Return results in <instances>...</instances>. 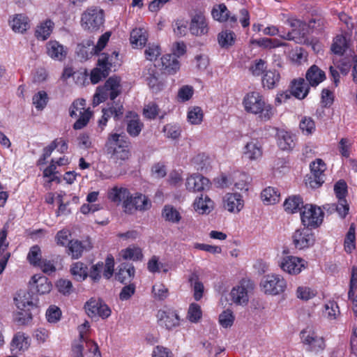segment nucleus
Segmentation results:
<instances>
[{
  "label": "nucleus",
  "instance_id": "obj_21",
  "mask_svg": "<svg viewBox=\"0 0 357 357\" xmlns=\"http://www.w3.org/2000/svg\"><path fill=\"white\" fill-rule=\"evenodd\" d=\"M29 17L24 13H15L10 15L8 24L10 29L18 34L25 33L31 26Z\"/></svg>",
  "mask_w": 357,
  "mask_h": 357
},
{
  "label": "nucleus",
  "instance_id": "obj_57",
  "mask_svg": "<svg viewBox=\"0 0 357 357\" xmlns=\"http://www.w3.org/2000/svg\"><path fill=\"white\" fill-rule=\"evenodd\" d=\"M202 317V310L201 306L195 303L190 304L188 313L187 319L191 323H198L200 321Z\"/></svg>",
  "mask_w": 357,
  "mask_h": 357
},
{
  "label": "nucleus",
  "instance_id": "obj_11",
  "mask_svg": "<svg viewBox=\"0 0 357 357\" xmlns=\"http://www.w3.org/2000/svg\"><path fill=\"white\" fill-rule=\"evenodd\" d=\"M86 314L91 319H107L112 314L111 307L101 298L92 297L84 305Z\"/></svg>",
  "mask_w": 357,
  "mask_h": 357
},
{
  "label": "nucleus",
  "instance_id": "obj_33",
  "mask_svg": "<svg viewBox=\"0 0 357 357\" xmlns=\"http://www.w3.org/2000/svg\"><path fill=\"white\" fill-rule=\"evenodd\" d=\"M54 29V23L50 19H45L40 22L36 26L35 37L41 41H45L50 38Z\"/></svg>",
  "mask_w": 357,
  "mask_h": 357
},
{
  "label": "nucleus",
  "instance_id": "obj_39",
  "mask_svg": "<svg viewBox=\"0 0 357 357\" xmlns=\"http://www.w3.org/2000/svg\"><path fill=\"white\" fill-rule=\"evenodd\" d=\"M232 185L237 190L248 191L252 178L248 174L242 172L231 173Z\"/></svg>",
  "mask_w": 357,
  "mask_h": 357
},
{
  "label": "nucleus",
  "instance_id": "obj_64",
  "mask_svg": "<svg viewBox=\"0 0 357 357\" xmlns=\"http://www.w3.org/2000/svg\"><path fill=\"white\" fill-rule=\"evenodd\" d=\"M48 96L45 91H39L32 98V103L38 111H42L47 105Z\"/></svg>",
  "mask_w": 357,
  "mask_h": 357
},
{
  "label": "nucleus",
  "instance_id": "obj_40",
  "mask_svg": "<svg viewBox=\"0 0 357 357\" xmlns=\"http://www.w3.org/2000/svg\"><path fill=\"white\" fill-rule=\"evenodd\" d=\"M98 191H92L89 192L86 198L87 203L81 206L80 212L82 214L86 215L90 213H95L99 211L101 208L100 205L96 203L98 199Z\"/></svg>",
  "mask_w": 357,
  "mask_h": 357
},
{
  "label": "nucleus",
  "instance_id": "obj_24",
  "mask_svg": "<svg viewBox=\"0 0 357 357\" xmlns=\"http://www.w3.org/2000/svg\"><path fill=\"white\" fill-rule=\"evenodd\" d=\"M210 181L199 174H192L186 178L185 188L191 192H202L210 188Z\"/></svg>",
  "mask_w": 357,
  "mask_h": 357
},
{
  "label": "nucleus",
  "instance_id": "obj_17",
  "mask_svg": "<svg viewBox=\"0 0 357 357\" xmlns=\"http://www.w3.org/2000/svg\"><path fill=\"white\" fill-rule=\"evenodd\" d=\"M222 204L225 211L232 214H238L244 208L245 201L241 194L228 192L223 195Z\"/></svg>",
  "mask_w": 357,
  "mask_h": 357
},
{
  "label": "nucleus",
  "instance_id": "obj_27",
  "mask_svg": "<svg viewBox=\"0 0 357 357\" xmlns=\"http://www.w3.org/2000/svg\"><path fill=\"white\" fill-rule=\"evenodd\" d=\"M143 77L153 93H158L165 87V83L160 80L157 76L155 66L146 69L143 72Z\"/></svg>",
  "mask_w": 357,
  "mask_h": 357
},
{
  "label": "nucleus",
  "instance_id": "obj_37",
  "mask_svg": "<svg viewBox=\"0 0 357 357\" xmlns=\"http://www.w3.org/2000/svg\"><path fill=\"white\" fill-rule=\"evenodd\" d=\"M303 199L300 195H293L287 197L283 203L284 211L288 214L301 212L303 209Z\"/></svg>",
  "mask_w": 357,
  "mask_h": 357
},
{
  "label": "nucleus",
  "instance_id": "obj_45",
  "mask_svg": "<svg viewBox=\"0 0 357 357\" xmlns=\"http://www.w3.org/2000/svg\"><path fill=\"white\" fill-rule=\"evenodd\" d=\"M162 68L169 75L175 74L180 69V63L172 54H167L161 57Z\"/></svg>",
  "mask_w": 357,
  "mask_h": 357
},
{
  "label": "nucleus",
  "instance_id": "obj_41",
  "mask_svg": "<svg viewBox=\"0 0 357 357\" xmlns=\"http://www.w3.org/2000/svg\"><path fill=\"white\" fill-rule=\"evenodd\" d=\"M92 248V243L89 239L83 241L78 240H72L68 245V250L73 259L79 258L84 250H89Z\"/></svg>",
  "mask_w": 357,
  "mask_h": 357
},
{
  "label": "nucleus",
  "instance_id": "obj_34",
  "mask_svg": "<svg viewBox=\"0 0 357 357\" xmlns=\"http://www.w3.org/2000/svg\"><path fill=\"white\" fill-rule=\"evenodd\" d=\"M326 73L316 65L310 66L305 73V79L312 87H316L326 79Z\"/></svg>",
  "mask_w": 357,
  "mask_h": 357
},
{
  "label": "nucleus",
  "instance_id": "obj_47",
  "mask_svg": "<svg viewBox=\"0 0 357 357\" xmlns=\"http://www.w3.org/2000/svg\"><path fill=\"white\" fill-rule=\"evenodd\" d=\"M236 40V36L235 33L231 30H222L218 35V44L224 49H228L232 47L235 44Z\"/></svg>",
  "mask_w": 357,
  "mask_h": 357
},
{
  "label": "nucleus",
  "instance_id": "obj_2",
  "mask_svg": "<svg viewBox=\"0 0 357 357\" xmlns=\"http://www.w3.org/2000/svg\"><path fill=\"white\" fill-rule=\"evenodd\" d=\"M287 23L292 28V30L287 32V34H281V37L285 40H294L297 43H307L306 35L312 30L319 29L322 24L320 20H312L307 24L292 17L288 19Z\"/></svg>",
  "mask_w": 357,
  "mask_h": 357
},
{
  "label": "nucleus",
  "instance_id": "obj_22",
  "mask_svg": "<svg viewBox=\"0 0 357 357\" xmlns=\"http://www.w3.org/2000/svg\"><path fill=\"white\" fill-rule=\"evenodd\" d=\"M275 139L278 147L283 151H292L297 142L296 135L284 129L277 130Z\"/></svg>",
  "mask_w": 357,
  "mask_h": 357
},
{
  "label": "nucleus",
  "instance_id": "obj_38",
  "mask_svg": "<svg viewBox=\"0 0 357 357\" xmlns=\"http://www.w3.org/2000/svg\"><path fill=\"white\" fill-rule=\"evenodd\" d=\"M161 216L165 222L173 225L178 224L182 220V214L180 209L171 204L164 206L161 212Z\"/></svg>",
  "mask_w": 357,
  "mask_h": 357
},
{
  "label": "nucleus",
  "instance_id": "obj_9",
  "mask_svg": "<svg viewBox=\"0 0 357 357\" xmlns=\"http://www.w3.org/2000/svg\"><path fill=\"white\" fill-rule=\"evenodd\" d=\"M277 265L285 274L297 276L308 268V262L303 257L287 255L280 257Z\"/></svg>",
  "mask_w": 357,
  "mask_h": 357
},
{
  "label": "nucleus",
  "instance_id": "obj_43",
  "mask_svg": "<svg viewBox=\"0 0 357 357\" xmlns=\"http://www.w3.org/2000/svg\"><path fill=\"white\" fill-rule=\"evenodd\" d=\"M70 273L75 280L82 282L88 277L89 269L84 263L76 261L70 265Z\"/></svg>",
  "mask_w": 357,
  "mask_h": 357
},
{
  "label": "nucleus",
  "instance_id": "obj_3",
  "mask_svg": "<svg viewBox=\"0 0 357 357\" xmlns=\"http://www.w3.org/2000/svg\"><path fill=\"white\" fill-rule=\"evenodd\" d=\"M105 146L107 153L116 162L126 161L131 155L130 142L122 134L116 132L110 133Z\"/></svg>",
  "mask_w": 357,
  "mask_h": 357
},
{
  "label": "nucleus",
  "instance_id": "obj_20",
  "mask_svg": "<svg viewBox=\"0 0 357 357\" xmlns=\"http://www.w3.org/2000/svg\"><path fill=\"white\" fill-rule=\"evenodd\" d=\"M263 153L262 142L257 138L248 141L242 149V157L248 162L259 161L262 158Z\"/></svg>",
  "mask_w": 357,
  "mask_h": 357
},
{
  "label": "nucleus",
  "instance_id": "obj_18",
  "mask_svg": "<svg viewBox=\"0 0 357 357\" xmlns=\"http://www.w3.org/2000/svg\"><path fill=\"white\" fill-rule=\"evenodd\" d=\"M312 175L305 179V184L311 188H317L324 183V173L326 169L325 162L320 158L312 161L310 165Z\"/></svg>",
  "mask_w": 357,
  "mask_h": 357
},
{
  "label": "nucleus",
  "instance_id": "obj_16",
  "mask_svg": "<svg viewBox=\"0 0 357 357\" xmlns=\"http://www.w3.org/2000/svg\"><path fill=\"white\" fill-rule=\"evenodd\" d=\"M14 304L18 310H34L39 307L38 301L34 298L31 292L21 289L17 291L14 298Z\"/></svg>",
  "mask_w": 357,
  "mask_h": 357
},
{
  "label": "nucleus",
  "instance_id": "obj_54",
  "mask_svg": "<svg viewBox=\"0 0 357 357\" xmlns=\"http://www.w3.org/2000/svg\"><path fill=\"white\" fill-rule=\"evenodd\" d=\"M235 321V315L230 309L223 310L218 316V324L223 328H231Z\"/></svg>",
  "mask_w": 357,
  "mask_h": 357
},
{
  "label": "nucleus",
  "instance_id": "obj_44",
  "mask_svg": "<svg viewBox=\"0 0 357 357\" xmlns=\"http://www.w3.org/2000/svg\"><path fill=\"white\" fill-rule=\"evenodd\" d=\"M130 195V192L122 187H114L108 192V198L117 204L122 202L124 208L125 202L129 200Z\"/></svg>",
  "mask_w": 357,
  "mask_h": 357
},
{
  "label": "nucleus",
  "instance_id": "obj_23",
  "mask_svg": "<svg viewBox=\"0 0 357 357\" xmlns=\"http://www.w3.org/2000/svg\"><path fill=\"white\" fill-rule=\"evenodd\" d=\"M192 207L198 215H208L214 210L215 202L208 195L200 194L193 200Z\"/></svg>",
  "mask_w": 357,
  "mask_h": 357
},
{
  "label": "nucleus",
  "instance_id": "obj_35",
  "mask_svg": "<svg viewBox=\"0 0 357 357\" xmlns=\"http://www.w3.org/2000/svg\"><path fill=\"white\" fill-rule=\"evenodd\" d=\"M204 112L202 107L190 105L186 111V121L190 126H200L204 120Z\"/></svg>",
  "mask_w": 357,
  "mask_h": 357
},
{
  "label": "nucleus",
  "instance_id": "obj_31",
  "mask_svg": "<svg viewBox=\"0 0 357 357\" xmlns=\"http://www.w3.org/2000/svg\"><path fill=\"white\" fill-rule=\"evenodd\" d=\"M310 89V85L303 78L294 79L290 85L291 94L298 100L305 99Z\"/></svg>",
  "mask_w": 357,
  "mask_h": 357
},
{
  "label": "nucleus",
  "instance_id": "obj_53",
  "mask_svg": "<svg viewBox=\"0 0 357 357\" xmlns=\"http://www.w3.org/2000/svg\"><path fill=\"white\" fill-rule=\"evenodd\" d=\"M252 44L266 49H273L285 45V43L278 38H262L259 40H252Z\"/></svg>",
  "mask_w": 357,
  "mask_h": 357
},
{
  "label": "nucleus",
  "instance_id": "obj_49",
  "mask_svg": "<svg viewBox=\"0 0 357 357\" xmlns=\"http://www.w3.org/2000/svg\"><path fill=\"white\" fill-rule=\"evenodd\" d=\"M147 268L151 273H167L171 269V266L168 263L160 261L158 257L153 256L147 263Z\"/></svg>",
  "mask_w": 357,
  "mask_h": 357
},
{
  "label": "nucleus",
  "instance_id": "obj_12",
  "mask_svg": "<svg viewBox=\"0 0 357 357\" xmlns=\"http://www.w3.org/2000/svg\"><path fill=\"white\" fill-rule=\"evenodd\" d=\"M300 337L306 349L311 352L319 353L326 348L324 338L318 335L311 326L303 329L300 333Z\"/></svg>",
  "mask_w": 357,
  "mask_h": 357
},
{
  "label": "nucleus",
  "instance_id": "obj_15",
  "mask_svg": "<svg viewBox=\"0 0 357 357\" xmlns=\"http://www.w3.org/2000/svg\"><path fill=\"white\" fill-rule=\"evenodd\" d=\"M252 289V284L249 280L243 279L234 286L229 294L231 302L238 305H245L248 302V291Z\"/></svg>",
  "mask_w": 357,
  "mask_h": 357
},
{
  "label": "nucleus",
  "instance_id": "obj_51",
  "mask_svg": "<svg viewBox=\"0 0 357 357\" xmlns=\"http://www.w3.org/2000/svg\"><path fill=\"white\" fill-rule=\"evenodd\" d=\"M189 282L193 288V296L195 301H199L204 295V287L202 282L199 281L198 276L195 273H192L189 277Z\"/></svg>",
  "mask_w": 357,
  "mask_h": 357
},
{
  "label": "nucleus",
  "instance_id": "obj_36",
  "mask_svg": "<svg viewBox=\"0 0 357 357\" xmlns=\"http://www.w3.org/2000/svg\"><path fill=\"white\" fill-rule=\"evenodd\" d=\"M260 199L265 206L275 205L280 201V192L276 188L268 186L261 190Z\"/></svg>",
  "mask_w": 357,
  "mask_h": 357
},
{
  "label": "nucleus",
  "instance_id": "obj_55",
  "mask_svg": "<svg viewBox=\"0 0 357 357\" xmlns=\"http://www.w3.org/2000/svg\"><path fill=\"white\" fill-rule=\"evenodd\" d=\"M143 128V123L141 122L139 116L134 114L128 121L127 131L132 137L138 136Z\"/></svg>",
  "mask_w": 357,
  "mask_h": 357
},
{
  "label": "nucleus",
  "instance_id": "obj_7",
  "mask_svg": "<svg viewBox=\"0 0 357 357\" xmlns=\"http://www.w3.org/2000/svg\"><path fill=\"white\" fill-rule=\"evenodd\" d=\"M121 78L116 76L110 77L104 86L97 88L93 98V105L97 106L105 101L108 97L112 100L116 98L121 91Z\"/></svg>",
  "mask_w": 357,
  "mask_h": 357
},
{
  "label": "nucleus",
  "instance_id": "obj_6",
  "mask_svg": "<svg viewBox=\"0 0 357 357\" xmlns=\"http://www.w3.org/2000/svg\"><path fill=\"white\" fill-rule=\"evenodd\" d=\"M104 23L105 13L100 7H89L81 15L80 25L87 32L93 33L98 31Z\"/></svg>",
  "mask_w": 357,
  "mask_h": 357
},
{
  "label": "nucleus",
  "instance_id": "obj_56",
  "mask_svg": "<svg viewBox=\"0 0 357 357\" xmlns=\"http://www.w3.org/2000/svg\"><path fill=\"white\" fill-rule=\"evenodd\" d=\"M348 46V40L345 34L337 35L333 40L331 50L335 54H342Z\"/></svg>",
  "mask_w": 357,
  "mask_h": 357
},
{
  "label": "nucleus",
  "instance_id": "obj_52",
  "mask_svg": "<svg viewBox=\"0 0 357 357\" xmlns=\"http://www.w3.org/2000/svg\"><path fill=\"white\" fill-rule=\"evenodd\" d=\"M33 315L31 310H18L13 313V321L20 326H27L33 319Z\"/></svg>",
  "mask_w": 357,
  "mask_h": 357
},
{
  "label": "nucleus",
  "instance_id": "obj_58",
  "mask_svg": "<svg viewBox=\"0 0 357 357\" xmlns=\"http://www.w3.org/2000/svg\"><path fill=\"white\" fill-rule=\"evenodd\" d=\"M323 316L330 320L335 319L340 314L339 307L335 301H329L324 305Z\"/></svg>",
  "mask_w": 357,
  "mask_h": 357
},
{
  "label": "nucleus",
  "instance_id": "obj_13",
  "mask_svg": "<svg viewBox=\"0 0 357 357\" xmlns=\"http://www.w3.org/2000/svg\"><path fill=\"white\" fill-rule=\"evenodd\" d=\"M156 318L158 325L169 331L178 328L182 322L178 312L176 310L167 307L159 310Z\"/></svg>",
  "mask_w": 357,
  "mask_h": 357
},
{
  "label": "nucleus",
  "instance_id": "obj_4",
  "mask_svg": "<svg viewBox=\"0 0 357 357\" xmlns=\"http://www.w3.org/2000/svg\"><path fill=\"white\" fill-rule=\"evenodd\" d=\"M288 284L285 278L279 273H271L264 275L260 280V291L269 296H278L284 294Z\"/></svg>",
  "mask_w": 357,
  "mask_h": 357
},
{
  "label": "nucleus",
  "instance_id": "obj_63",
  "mask_svg": "<svg viewBox=\"0 0 357 357\" xmlns=\"http://www.w3.org/2000/svg\"><path fill=\"white\" fill-rule=\"evenodd\" d=\"M26 259L31 265L38 266L43 260L40 248L38 245L31 247L27 254Z\"/></svg>",
  "mask_w": 357,
  "mask_h": 357
},
{
  "label": "nucleus",
  "instance_id": "obj_8",
  "mask_svg": "<svg viewBox=\"0 0 357 357\" xmlns=\"http://www.w3.org/2000/svg\"><path fill=\"white\" fill-rule=\"evenodd\" d=\"M93 114L92 110L86 107V100L83 98L74 100L69 107L70 116L77 119L73 126L75 130H81L86 127Z\"/></svg>",
  "mask_w": 357,
  "mask_h": 357
},
{
  "label": "nucleus",
  "instance_id": "obj_48",
  "mask_svg": "<svg viewBox=\"0 0 357 357\" xmlns=\"http://www.w3.org/2000/svg\"><path fill=\"white\" fill-rule=\"evenodd\" d=\"M317 291L308 285H299L295 291L296 297L302 301H308L316 297Z\"/></svg>",
  "mask_w": 357,
  "mask_h": 357
},
{
  "label": "nucleus",
  "instance_id": "obj_25",
  "mask_svg": "<svg viewBox=\"0 0 357 357\" xmlns=\"http://www.w3.org/2000/svg\"><path fill=\"white\" fill-rule=\"evenodd\" d=\"M151 206L150 200L141 193L130 195L129 200L125 202V211L132 213L135 210L145 211Z\"/></svg>",
  "mask_w": 357,
  "mask_h": 357
},
{
  "label": "nucleus",
  "instance_id": "obj_30",
  "mask_svg": "<svg viewBox=\"0 0 357 357\" xmlns=\"http://www.w3.org/2000/svg\"><path fill=\"white\" fill-rule=\"evenodd\" d=\"M118 257L119 260L132 261H142L144 257L142 249L135 244L130 245L127 248L121 250Z\"/></svg>",
  "mask_w": 357,
  "mask_h": 357
},
{
  "label": "nucleus",
  "instance_id": "obj_14",
  "mask_svg": "<svg viewBox=\"0 0 357 357\" xmlns=\"http://www.w3.org/2000/svg\"><path fill=\"white\" fill-rule=\"evenodd\" d=\"M309 229L306 227L298 229L292 234L291 242L296 250H306L315 244V235Z\"/></svg>",
  "mask_w": 357,
  "mask_h": 357
},
{
  "label": "nucleus",
  "instance_id": "obj_1",
  "mask_svg": "<svg viewBox=\"0 0 357 357\" xmlns=\"http://www.w3.org/2000/svg\"><path fill=\"white\" fill-rule=\"evenodd\" d=\"M242 105L247 113L258 116L264 121H269L275 114L273 105L267 102L262 94L257 91L245 93Z\"/></svg>",
  "mask_w": 357,
  "mask_h": 357
},
{
  "label": "nucleus",
  "instance_id": "obj_59",
  "mask_svg": "<svg viewBox=\"0 0 357 357\" xmlns=\"http://www.w3.org/2000/svg\"><path fill=\"white\" fill-rule=\"evenodd\" d=\"M62 317V312L61 309L55 305H51L48 307L45 312V318L48 323L50 324H56L58 323Z\"/></svg>",
  "mask_w": 357,
  "mask_h": 357
},
{
  "label": "nucleus",
  "instance_id": "obj_5",
  "mask_svg": "<svg viewBox=\"0 0 357 357\" xmlns=\"http://www.w3.org/2000/svg\"><path fill=\"white\" fill-rule=\"evenodd\" d=\"M119 53L112 52L110 55L102 54L99 56L97 66L93 68L90 75L92 84L98 83L102 78L107 77L112 68L120 66Z\"/></svg>",
  "mask_w": 357,
  "mask_h": 357
},
{
  "label": "nucleus",
  "instance_id": "obj_50",
  "mask_svg": "<svg viewBox=\"0 0 357 357\" xmlns=\"http://www.w3.org/2000/svg\"><path fill=\"white\" fill-rule=\"evenodd\" d=\"M280 79V75L277 70H268L262 78L263 86L268 89H273L278 85Z\"/></svg>",
  "mask_w": 357,
  "mask_h": 357
},
{
  "label": "nucleus",
  "instance_id": "obj_60",
  "mask_svg": "<svg viewBox=\"0 0 357 357\" xmlns=\"http://www.w3.org/2000/svg\"><path fill=\"white\" fill-rule=\"evenodd\" d=\"M188 22L185 18L176 19L172 24V29L174 35L177 37H183L187 34L189 28Z\"/></svg>",
  "mask_w": 357,
  "mask_h": 357
},
{
  "label": "nucleus",
  "instance_id": "obj_10",
  "mask_svg": "<svg viewBox=\"0 0 357 357\" xmlns=\"http://www.w3.org/2000/svg\"><path fill=\"white\" fill-rule=\"evenodd\" d=\"M324 218V211L315 204H306L301 211V223L306 228H318L322 224Z\"/></svg>",
  "mask_w": 357,
  "mask_h": 357
},
{
  "label": "nucleus",
  "instance_id": "obj_61",
  "mask_svg": "<svg viewBox=\"0 0 357 357\" xmlns=\"http://www.w3.org/2000/svg\"><path fill=\"white\" fill-rule=\"evenodd\" d=\"M191 162L197 169H202L211 165V158L206 153H198L192 158Z\"/></svg>",
  "mask_w": 357,
  "mask_h": 357
},
{
  "label": "nucleus",
  "instance_id": "obj_42",
  "mask_svg": "<svg viewBox=\"0 0 357 357\" xmlns=\"http://www.w3.org/2000/svg\"><path fill=\"white\" fill-rule=\"evenodd\" d=\"M76 55L81 61H85L90 59L94 53L93 43L91 40H84L77 46Z\"/></svg>",
  "mask_w": 357,
  "mask_h": 357
},
{
  "label": "nucleus",
  "instance_id": "obj_32",
  "mask_svg": "<svg viewBox=\"0 0 357 357\" xmlns=\"http://www.w3.org/2000/svg\"><path fill=\"white\" fill-rule=\"evenodd\" d=\"M148 40V33L143 27H136L130 33L129 41L132 48H143Z\"/></svg>",
  "mask_w": 357,
  "mask_h": 357
},
{
  "label": "nucleus",
  "instance_id": "obj_46",
  "mask_svg": "<svg viewBox=\"0 0 357 357\" xmlns=\"http://www.w3.org/2000/svg\"><path fill=\"white\" fill-rule=\"evenodd\" d=\"M135 269L131 264H121L116 274V279L122 282H130L135 277Z\"/></svg>",
  "mask_w": 357,
  "mask_h": 357
},
{
  "label": "nucleus",
  "instance_id": "obj_19",
  "mask_svg": "<svg viewBox=\"0 0 357 357\" xmlns=\"http://www.w3.org/2000/svg\"><path fill=\"white\" fill-rule=\"evenodd\" d=\"M189 31L192 36L202 37L209 31L208 22L202 12H195L190 16Z\"/></svg>",
  "mask_w": 357,
  "mask_h": 357
},
{
  "label": "nucleus",
  "instance_id": "obj_28",
  "mask_svg": "<svg viewBox=\"0 0 357 357\" xmlns=\"http://www.w3.org/2000/svg\"><path fill=\"white\" fill-rule=\"evenodd\" d=\"M31 287L40 295L49 294L52 289V284L47 278L41 275H33L29 281Z\"/></svg>",
  "mask_w": 357,
  "mask_h": 357
},
{
  "label": "nucleus",
  "instance_id": "obj_26",
  "mask_svg": "<svg viewBox=\"0 0 357 357\" xmlns=\"http://www.w3.org/2000/svg\"><path fill=\"white\" fill-rule=\"evenodd\" d=\"M46 54L55 61H63L68 54V48L56 40H51L46 43Z\"/></svg>",
  "mask_w": 357,
  "mask_h": 357
},
{
  "label": "nucleus",
  "instance_id": "obj_29",
  "mask_svg": "<svg viewBox=\"0 0 357 357\" xmlns=\"http://www.w3.org/2000/svg\"><path fill=\"white\" fill-rule=\"evenodd\" d=\"M31 345L29 336L24 332L19 331L14 334L10 343V349L12 351L24 352Z\"/></svg>",
  "mask_w": 357,
  "mask_h": 357
},
{
  "label": "nucleus",
  "instance_id": "obj_62",
  "mask_svg": "<svg viewBox=\"0 0 357 357\" xmlns=\"http://www.w3.org/2000/svg\"><path fill=\"white\" fill-rule=\"evenodd\" d=\"M299 128L302 133L305 135H311L316 130L314 120L309 116H303L301 118L299 123Z\"/></svg>",
  "mask_w": 357,
  "mask_h": 357
}]
</instances>
